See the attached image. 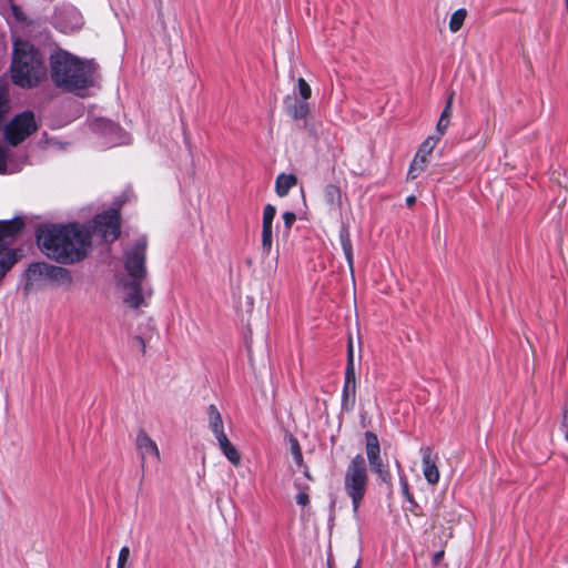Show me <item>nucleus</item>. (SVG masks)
Instances as JSON below:
<instances>
[{
	"label": "nucleus",
	"mask_w": 568,
	"mask_h": 568,
	"mask_svg": "<svg viewBox=\"0 0 568 568\" xmlns=\"http://www.w3.org/2000/svg\"><path fill=\"white\" fill-rule=\"evenodd\" d=\"M284 108L286 113L294 120L305 119L310 112L307 101H298L295 97H286L284 99Z\"/></svg>",
	"instance_id": "dca6fc26"
},
{
	"label": "nucleus",
	"mask_w": 568,
	"mask_h": 568,
	"mask_svg": "<svg viewBox=\"0 0 568 568\" xmlns=\"http://www.w3.org/2000/svg\"><path fill=\"white\" fill-rule=\"evenodd\" d=\"M207 425L211 432L214 434L215 438L219 439L222 436H226L224 432L223 419L221 413L219 412L215 405H210L207 407Z\"/></svg>",
	"instance_id": "f3484780"
},
{
	"label": "nucleus",
	"mask_w": 568,
	"mask_h": 568,
	"mask_svg": "<svg viewBox=\"0 0 568 568\" xmlns=\"http://www.w3.org/2000/svg\"><path fill=\"white\" fill-rule=\"evenodd\" d=\"M296 503L300 505V506H307L310 504V496H308V493H307V488L301 490L296 497Z\"/></svg>",
	"instance_id": "c756f323"
},
{
	"label": "nucleus",
	"mask_w": 568,
	"mask_h": 568,
	"mask_svg": "<svg viewBox=\"0 0 568 568\" xmlns=\"http://www.w3.org/2000/svg\"><path fill=\"white\" fill-rule=\"evenodd\" d=\"M93 231L104 242H114L120 235V216L116 210L99 214L93 220Z\"/></svg>",
	"instance_id": "9d476101"
},
{
	"label": "nucleus",
	"mask_w": 568,
	"mask_h": 568,
	"mask_svg": "<svg viewBox=\"0 0 568 568\" xmlns=\"http://www.w3.org/2000/svg\"><path fill=\"white\" fill-rule=\"evenodd\" d=\"M297 179L293 174H280L275 181L276 194L281 197L286 196L290 190L295 186Z\"/></svg>",
	"instance_id": "412c9836"
},
{
	"label": "nucleus",
	"mask_w": 568,
	"mask_h": 568,
	"mask_svg": "<svg viewBox=\"0 0 568 568\" xmlns=\"http://www.w3.org/2000/svg\"><path fill=\"white\" fill-rule=\"evenodd\" d=\"M282 217H283V222H284V226H285L286 231H290L296 220L295 213L285 212Z\"/></svg>",
	"instance_id": "7c9ffc66"
},
{
	"label": "nucleus",
	"mask_w": 568,
	"mask_h": 568,
	"mask_svg": "<svg viewBox=\"0 0 568 568\" xmlns=\"http://www.w3.org/2000/svg\"><path fill=\"white\" fill-rule=\"evenodd\" d=\"M130 558V548L123 546L119 551L116 568H125V565Z\"/></svg>",
	"instance_id": "c85d7f7f"
},
{
	"label": "nucleus",
	"mask_w": 568,
	"mask_h": 568,
	"mask_svg": "<svg viewBox=\"0 0 568 568\" xmlns=\"http://www.w3.org/2000/svg\"><path fill=\"white\" fill-rule=\"evenodd\" d=\"M428 163H429V158L422 155V153L416 152V154L413 159V162L410 163V166H409V170L407 173V179L408 180L417 179L425 171Z\"/></svg>",
	"instance_id": "4be33fe9"
},
{
	"label": "nucleus",
	"mask_w": 568,
	"mask_h": 568,
	"mask_svg": "<svg viewBox=\"0 0 568 568\" xmlns=\"http://www.w3.org/2000/svg\"><path fill=\"white\" fill-rule=\"evenodd\" d=\"M37 242L49 258L61 264H74L87 257L91 248V233L78 223L45 225L38 229Z\"/></svg>",
	"instance_id": "f257e3e1"
},
{
	"label": "nucleus",
	"mask_w": 568,
	"mask_h": 568,
	"mask_svg": "<svg viewBox=\"0 0 568 568\" xmlns=\"http://www.w3.org/2000/svg\"><path fill=\"white\" fill-rule=\"evenodd\" d=\"M324 197L332 211H339L342 207V192L339 186L335 184L326 185L324 190Z\"/></svg>",
	"instance_id": "aec40b11"
},
{
	"label": "nucleus",
	"mask_w": 568,
	"mask_h": 568,
	"mask_svg": "<svg viewBox=\"0 0 568 568\" xmlns=\"http://www.w3.org/2000/svg\"><path fill=\"white\" fill-rule=\"evenodd\" d=\"M146 248L148 241L145 236H140L134 244L124 251V266L130 278L144 280L146 276Z\"/></svg>",
	"instance_id": "0eeeda50"
},
{
	"label": "nucleus",
	"mask_w": 568,
	"mask_h": 568,
	"mask_svg": "<svg viewBox=\"0 0 568 568\" xmlns=\"http://www.w3.org/2000/svg\"><path fill=\"white\" fill-rule=\"evenodd\" d=\"M305 476L311 479L307 470H305Z\"/></svg>",
	"instance_id": "58836bf2"
},
{
	"label": "nucleus",
	"mask_w": 568,
	"mask_h": 568,
	"mask_svg": "<svg viewBox=\"0 0 568 568\" xmlns=\"http://www.w3.org/2000/svg\"><path fill=\"white\" fill-rule=\"evenodd\" d=\"M276 215V209L272 204H266L262 217V251L268 255L273 244V221Z\"/></svg>",
	"instance_id": "ddd939ff"
},
{
	"label": "nucleus",
	"mask_w": 568,
	"mask_h": 568,
	"mask_svg": "<svg viewBox=\"0 0 568 568\" xmlns=\"http://www.w3.org/2000/svg\"><path fill=\"white\" fill-rule=\"evenodd\" d=\"M50 77L53 84L68 92L83 97L84 90L93 85L94 68L65 50L51 53Z\"/></svg>",
	"instance_id": "f03ea898"
},
{
	"label": "nucleus",
	"mask_w": 568,
	"mask_h": 568,
	"mask_svg": "<svg viewBox=\"0 0 568 568\" xmlns=\"http://www.w3.org/2000/svg\"><path fill=\"white\" fill-rule=\"evenodd\" d=\"M439 142V136L430 135L428 136L419 146L417 153H422V155H425L427 158H430L433 150Z\"/></svg>",
	"instance_id": "bb28decb"
},
{
	"label": "nucleus",
	"mask_w": 568,
	"mask_h": 568,
	"mask_svg": "<svg viewBox=\"0 0 568 568\" xmlns=\"http://www.w3.org/2000/svg\"><path fill=\"white\" fill-rule=\"evenodd\" d=\"M37 130L34 114L24 111L14 116L4 129V136L8 143L17 145Z\"/></svg>",
	"instance_id": "6e6552de"
},
{
	"label": "nucleus",
	"mask_w": 568,
	"mask_h": 568,
	"mask_svg": "<svg viewBox=\"0 0 568 568\" xmlns=\"http://www.w3.org/2000/svg\"><path fill=\"white\" fill-rule=\"evenodd\" d=\"M353 568H358V562Z\"/></svg>",
	"instance_id": "ea45409f"
},
{
	"label": "nucleus",
	"mask_w": 568,
	"mask_h": 568,
	"mask_svg": "<svg viewBox=\"0 0 568 568\" xmlns=\"http://www.w3.org/2000/svg\"><path fill=\"white\" fill-rule=\"evenodd\" d=\"M368 470L363 455L357 454L348 463L343 480L345 494L352 500L353 511L357 513L368 488Z\"/></svg>",
	"instance_id": "39448f33"
},
{
	"label": "nucleus",
	"mask_w": 568,
	"mask_h": 568,
	"mask_svg": "<svg viewBox=\"0 0 568 568\" xmlns=\"http://www.w3.org/2000/svg\"><path fill=\"white\" fill-rule=\"evenodd\" d=\"M416 202V197L414 195H409L407 199H406V204L407 206H413Z\"/></svg>",
	"instance_id": "4c0bfd02"
},
{
	"label": "nucleus",
	"mask_w": 568,
	"mask_h": 568,
	"mask_svg": "<svg viewBox=\"0 0 568 568\" xmlns=\"http://www.w3.org/2000/svg\"><path fill=\"white\" fill-rule=\"evenodd\" d=\"M12 83L22 89H33L47 79V67L41 51L27 40L13 41L10 65Z\"/></svg>",
	"instance_id": "7ed1b4c3"
},
{
	"label": "nucleus",
	"mask_w": 568,
	"mask_h": 568,
	"mask_svg": "<svg viewBox=\"0 0 568 568\" xmlns=\"http://www.w3.org/2000/svg\"><path fill=\"white\" fill-rule=\"evenodd\" d=\"M23 226L24 222L21 217L0 221V283L11 267L18 262L17 251L11 246Z\"/></svg>",
	"instance_id": "423d86ee"
},
{
	"label": "nucleus",
	"mask_w": 568,
	"mask_h": 568,
	"mask_svg": "<svg viewBox=\"0 0 568 568\" xmlns=\"http://www.w3.org/2000/svg\"><path fill=\"white\" fill-rule=\"evenodd\" d=\"M23 275V291L26 294L31 293L33 290L41 287L45 283H51L61 287H70L73 283L72 274L68 268L45 262L31 263L24 271Z\"/></svg>",
	"instance_id": "20e7f679"
},
{
	"label": "nucleus",
	"mask_w": 568,
	"mask_h": 568,
	"mask_svg": "<svg viewBox=\"0 0 568 568\" xmlns=\"http://www.w3.org/2000/svg\"><path fill=\"white\" fill-rule=\"evenodd\" d=\"M135 446L142 462V468H144L149 459L160 460V450L156 443L144 430L138 433Z\"/></svg>",
	"instance_id": "f8f14e48"
},
{
	"label": "nucleus",
	"mask_w": 568,
	"mask_h": 568,
	"mask_svg": "<svg viewBox=\"0 0 568 568\" xmlns=\"http://www.w3.org/2000/svg\"><path fill=\"white\" fill-rule=\"evenodd\" d=\"M297 88L302 100L307 101V99H310L312 94V89L310 84L303 78H300L297 80Z\"/></svg>",
	"instance_id": "cd10ccee"
},
{
	"label": "nucleus",
	"mask_w": 568,
	"mask_h": 568,
	"mask_svg": "<svg viewBox=\"0 0 568 568\" xmlns=\"http://www.w3.org/2000/svg\"><path fill=\"white\" fill-rule=\"evenodd\" d=\"M422 455L423 474L426 481L430 485H436L439 481V470L436 466L435 460L432 457V448L429 446H423L419 449Z\"/></svg>",
	"instance_id": "4468645a"
},
{
	"label": "nucleus",
	"mask_w": 568,
	"mask_h": 568,
	"mask_svg": "<svg viewBox=\"0 0 568 568\" xmlns=\"http://www.w3.org/2000/svg\"><path fill=\"white\" fill-rule=\"evenodd\" d=\"M142 281L143 280L131 278L124 284L125 295L123 301L132 308H138L144 303Z\"/></svg>",
	"instance_id": "2eb2a0df"
},
{
	"label": "nucleus",
	"mask_w": 568,
	"mask_h": 568,
	"mask_svg": "<svg viewBox=\"0 0 568 568\" xmlns=\"http://www.w3.org/2000/svg\"><path fill=\"white\" fill-rule=\"evenodd\" d=\"M8 92L6 89H0V105L8 108Z\"/></svg>",
	"instance_id": "f704fd0d"
},
{
	"label": "nucleus",
	"mask_w": 568,
	"mask_h": 568,
	"mask_svg": "<svg viewBox=\"0 0 568 568\" xmlns=\"http://www.w3.org/2000/svg\"><path fill=\"white\" fill-rule=\"evenodd\" d=\"M443 556H444V551H443V550H442V551L436 552V554L434 555V557H433V561H434V564H438V562L442 560Z\"/></svg>",
	"instance_id": "e433bc0d"
},
{
	"label": "nucleus",
	"mask_w": 568,
	"mask_h": 568,
	"mask_svg": "<svg viewBox=\"0 0 568 568\" xmlns=\"http://www.w3.org/2000/svg\"><path fill=\"white\" fill-rule=\"evenodd\" d=\"M466 16H467V11L466 9H458L456 10L452 16H450V20H449V30L452 32H457L460 30L465 19H466Z\"/></svg>",
	"instance_id": "a878e982"
},
{
	"label": "nucleus",
	"mask_w": 568,
	"mask_h": 568,
	"mask_svg": "<svg viewBox=\"0 0 568 568\" xmlns=\"http://www.w3.org/2000/svg\"><path fill=\"white\" fill-rule=\"evenodd\" d=\"M371 469L378 476V478L385 483H392V475L386 465H384L382 457L368 460Z\"/></svg>",
	"instance_id": "393cba45"
},
{
	"label": "nucleus",
	"mask_w": 568,
	"mask_h": 568,
	"mask_svg": "<svg viewBox=\"0 0 568 568\" xmlns=\"http://www.w3.org/2000/svg\"><path fill=\"white\" fill-rule=\"evenodd\" d=\"M216 442L221 452L227 458V460L234 466L240 465L241 455L235 448V446H233L232 443L229 440L227 436H222L221 438L216 439Z\"/></svg>",
	"instance_id": "a211bd4d"
},
{
	"label": "nucleus",
	"mask_w": 568,
	"mask_h": 568,
	"mask_svg": "<svg viewBox=\"0 0 568 568\" xmlns=\"http://www.w3.org/2000/svg\"><path fill=\"white\" fill-rule=\"evenodd\" d=\"M356 404V373L354 366L353 344L348 343L347 365L345 369L344 386L342 389V409L352 412Z\"/></svg>",
	"instance_id": "1a4fd4ad"
},
{
	"label": "nucleus",
	"mask_w": 568,
	"mask_h": 568,
	"mask_svg": "<svg viewBox=\"0 0 568 568\" xmlns=\"http://www.w3.org/2000/svg\"><path fill=\"white\" fill-rule=\"evenodd\" d=\"M400 481H402L403 494L410 501L412 500V496H410L409 490H408L407 481L404 480V479H400Z\"/></svg>",
	"instance_id": "c9c22d12"
},
{
	"label": "nucleus",
	"mask_w": 568,
	"mask_h": 568,
	"mask_svg": "<svg viewBox=\"0 0 568 568\" xmlns=\"http://www.w3.org/2000/svg\"><path fill=\"white\" fill-rule=\"evenodd\" d=\"M55 26L64 33L73 32L83 26V17L77 8L65 7L57 12Z\"/></svg>",
	"instance_id": "9b49d317"
},
{
	"label": "nucleus",
	"mask_w": 568,
	"mask_h": 568,
	"mask_svg": "<svg viewBox=\"0 0 568 568\" xmlns=\"http://www.w3.org/2000/svg\"><path fill=\"white\" fill-rule=\"evenodd\" d=\"M6 151L0 146V173H7Z\"/></svg>",
	"instance_id": "473e14b6"
},
{
	"label": "nucleus",
	"mask_w": 568,
	"mask_h": 568,
	"mask_svg": "<svg viewBox=\"0 0 568 568\" xmlns=\"http://www.w3.org/2000/svg\"><path fill=\"white\" fill-rule=\"evenodd\" d=\"M292 453H293L294 460L296 462V464L302 465L303 456H302V452H301V448H300L297 442H294V444L292 445Z\"/></svg>",
	"instance_id": "2f4dec72"
},
{
	"label": "nucleus",
	"mask_w": 568,
	"mask_h": 568,
	"mask_svg": "<svg viewBox=\"0 0 568 568\" xmlns=\"http://www.w3.org/2000/svg\"><path fill=\"white\" fill-rule=\"evenodd\" d=\"M453 98H454V93L452 92L447 98L446 105H445V108L439 116V120L437 122V125H436V132H437L436 136H439V139L446 133V130L450 122Z\"/></svg>",
	"instance_id": "6ab92c4d"
},
{
	"label": "nucleus",
	"mask_w": 568,
	"mask_h": 568,
	"mask_svg": "<svg viewBox=\"0 0 568 568\" xmlns=\"http://www.w3.org/2000/svg\"><path fill=\"white\" fill-rule=\"evenodd\" d=\"M11 10H12V13L14 16V18L18 20V21H23L24 20V16L21 11V9L19 7H17L16 4H11Z\"/></svg>",
	"instance_id": "72a5a7b5"
},
{
	"label": "nucleus",
	"mask_w": 568,
	"mask_h": 568,
	"mask_svg": "<svg viewBox=\"0 0 568 568\" xmlns=\"http://www.w3.org/2000/svg\"><path fill=\"white\" fill-rule=\"evenodd\" d=\"M339 241H341V245H342L344 255L346 257L347 264H348L351 271H353V264H354L353 247H352L349 231L346 227L341 229Z\"/></svg>",
	"instance_id": "b1692460"
},
{
	"label": "nucleus",
	"mask_w": 568,
	"mask_h": 568,
	"mask_svg": "<svg viewBox=\"0 0 568 568\" xmlns=\"http://www.w3.org/2000/svg\"><path fill=\"white\" fill-rule=\"evenodd\" d=\"M367 460L381 457V446L377 435L373 432L365 433Z\"/></svg>",
	"instance_id": "5701e85b"
}]
</instances>
